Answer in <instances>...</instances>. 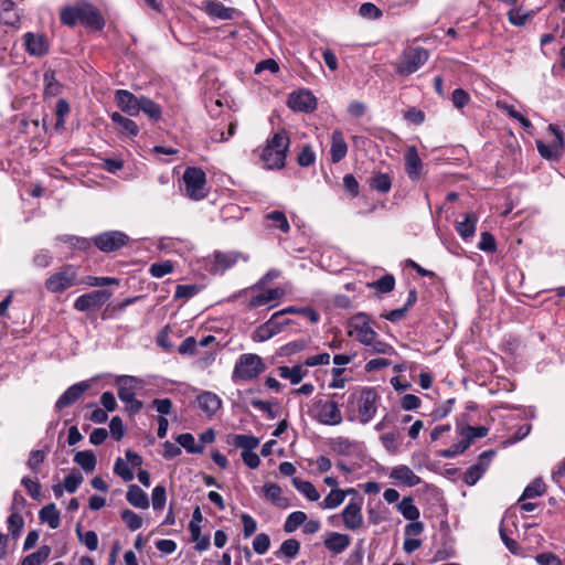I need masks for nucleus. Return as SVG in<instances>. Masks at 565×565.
I'll return each instance as SVG.
<instances>
[{
    "label": "nucleus",
    "instance_id": "09e8293b",
    "mask_svg": "<svg viewBox=\"0 0 565 565\" xmlns=\"http://www.w3.org/2000/svg\"><path fill=\"white\" fill-rule=\"evenodd\" d=\"M347 492L341 489H332L330 493L323 499L321 507L324 509H335L345 499Z\"/></svg>",
    "mask_w": 565,
    "mask_h": 565
},
{
    "label": "nucleus",
    "instance_id": "864d4df0",
    "mask_svg": "<svg viewBox=\"0 0 565 565\" xmlns=\"http://www.w3.org/2000/svg\"><path fill=\"white\" fill-rule=\"evenodd\" d=\"M370 185L372 189L381 192L387 193L391 190L392 181L388 174L386 173H376L370 181Z\"/></svg>",
    "mask_w": 565,
    "mask_h": 565
},
{
    "label": "nucleus",
    "instance_id": "ddd939ff",
    "mask_svg": "<svg viewBox=\"0 0 565 565\" xmlns=\"http://www.w3.org/2000/svg\"><path fill=\"white\" fill-rule=\"evenodd\" d=\"M288 106L295 111L310 113L317 108V98L310 90L299 89L289 95Z\"/></svg>",
    "mask_w": 565,
    "mask_h": 565
},
{
    "label": "nucleus",
    "instance_id": "0eeeda50",
    "mask_svg": "<svg viewBox=\"0 0 565 565\" xmlns=\"http://www.w3.org/2000/svg\"><path fill=\"white\" fill-rule=\"evenodd\" d=\"M185 195L192 200H202L206 196L205 172L200 168H186L183 173Z\"/></svg>",
    "mask_w": 565,
    "mask_h": 565
},
{
    "label": "nucleus",
    "instance_id": "9b49d317",
    "mask_svg": "<svg viewBox=\"0 0 565 565\" xmlns=\"http://www.w3.org/2000/svg\"><path fill=\"white\" fill-rule=\"evenodd\" d=\"M110 297L111 292L108 290H94L79 296L74 302V308L81 312L99 309Z\"/></svg>",
    "mask_w": 565,
    "mask_h": 565
},
{
    "label": "nucleus",
    "instance_id": "4468645a",
    "mask_svg": "<svg viewBox=\"0 0 565 565\" xmlns=\"http://www.w3.org/2000/svg\"><path fill=\"white\" fill-rule=\"evenodd\" d=\"M279 313L275 312L268 321L259 326L252 335L255 342H265L278 334L287 321L280 322Z\"/></svg>",
    "mask_w": 565,
    "mask_h": 565
},
{
    "label": "nucleus",
    "instance_id": "f704fd0d",
    "mask_svg": "<svg viewBox=\"0 0 565 565\" xmlns=\"http://www.w3.org/2000/svg\"><path fill=\"white\" fill-rule=\"evenodd\" d=\"M398 512L409 521H416L419 519L420 512L418 508L414 504V500L412 497H405L397 504Z\"/></svg>",
    "mask_w": 565,
    "mask_h": 565
},
{
    "label": "nucleus",
    "instance_id": "13d9d810",
    "mask_svg": "<svg viewBox=\"0 0 565 565\" xmlns=\"http://www.w3.org/2000/svg\"><path fill=\"white\" fill-rule=\"evenodd\" d=\"M24 526V520L21 514L12 512L8 518V529L12 536L17 539Z\"/></svg>",
    "mask_w": 565,
    "mask_h": 565
},
{
    "label": "nucleus",
    "instance_id": "473e14b6",
    "mask_svg": "<svg viewBox=\"0 0 565 565\" xmlns=\"http://www.w3.org/2000/svg\"><path fill=\"white\" fill-rule=\"evenodd\" d=\"M39 518L43 523L49 524L52 530H55L60 526V511L54 503L44 505L39 512Z\"/></svg>",
    "mask_w": 565,
    "mask_h": 565
},
{
    "label": "nucleus",
    "instance_id": "4d7b16f0",
    "mask_svg": "<svg viewBox=\"0 0 565 565\" xmlns=\"http://www.w3.org/2000/svg\"><path fill=\"white\" fill-rule=\"evenodd\" d=\"M83 480L84 478L82 473L78 470L73 469L71 473L67 475L64 479V489L70 493H74L76 492Z\"/></svg>",
    "mask_w": 565,
    "mask_h": 565
},
{
    "label": "nucleus",
    "instance_id": "cd10ccee",
    "mask_svg": "<svg viewBox=\"0 0 565 565\" xmlns=\"http://www.w3.org/2000/svg\"><path fill=\"white\" fill-rule=\"evenodd\" d=\"M213 273H224L237 263L238 254L217 252L213 256Z\"/></svg>",
    "mask_w": 565,
    "mask_h": 565
},
{
    "label": "nucleus",
    "instance_id": "2f4dec72",
    "mask_svg": "<svg viewBox=\"0 0 565 565\" xmlns=\"http://www.w3.org/2000/svg\"><path fill=\"white\" fill-rule=\"evenodd\" d=\"M126 499L135 508L147 509L149 507V499L147 493L137 484H131L128 487Z\"/></svg>",
    "mask_w": 565,
    "mask_h": 565
},
{
    "label": "nucleus",
    "instance_id": "37998d69",
    "mask_svg": "<svg viewBox=\"0 0 565 565\" xmlns=\"http://www.w3.org/2000/svg\"><path fill=\"white\" fill-rule=\"evenodd\" d=\"M277 313H279V317L282 315H287V313L301 315V316L306 317L307 319H309L313 323L318 322L320 319L319 313L311 307L298 308V307L290 306V307L284 308L282 310L277 311Z\"/></svg>",
    "mask_w": 565,
    "mask_h": 565
},
{
    "label": "nucleus",
    "instance_id": "c756f323",
    "mask_svg": "<svg viewBox=\"0 0 565 565\" xmlns=\"http://www.w3.org/2000/svg\"><path fill=\"white\" fill-rule=\"evenodd\" d=\"M285 296V290L280 287L268 289L249 300L248 306L250 308L260 307L267 305L270 301L278 300Z\"/></svg>",
    "mask_w": 565,
    "mask_h": 565
},
{
    "label": "nucleus",
    "instance_id": "de8ad7c7",
    "mask_svg": "<svg viewBox=\"0 0 565 565\" xmlns=\"http://www.w3.org/2000/svg\"><path fill=\"white\" fill-rule=\"evenodd\" d=\"M533 17V11H524L521 8H513L508 12V20L515 26H523Z\"/></svg>",
    "mask_w": 565,
    "mask_h": 565
},
{
    "label": "nucleus",
    "instance_id": "ea45409f",
    "mask_svg": "<svg viewBox=\"0 0 565 565\" xmlns=\"http://www.w3.org/2000/svg\"><path fill=\"white\" fill-rule=\"evenodd\" d=\"M300 551V543L296 539H288L284 541L279 547V551L276 553L277 556H285L288 559H294L297 557Z\"/></svg>",
    "mask_w": 565,
    "mask_h": 565
},
{
    "label": "nucleus",
    "instance_id": "39448f33",
    "mask_svg": "<svg viewBox=\"0 0 565 565\" xmlns=\"http://www.w3.org/2000/svg\"><path fill=\"white\" fill-rule=\"evenodd\" d=\"M118 397L126 404V411L130 415L139 413L142 408V402L138 401L136 390L141 386V381L131 375H120L117 377Z\"/></svg>",
    "mask_w": 565,
    "mask_h": 565
},
{
    "label": "nucleus",
    "instance_id": "6e6d98bb",
    "mask_svg": "<svg viewBox=\"0 0 565 565\" xmlns=\"http://www.w3.org/2000/svg\"><path fill=\"white\" fill-rule=\"evenodd\" d=\"M488 431L489 429L484 426H465L460 429V435L471 444L476 438L484 437L488 434Z\"/></svg>",
    "mask_w": 565,
    "mask_h": 565
},
{
    "label": "nucleus",
    "instance_id": "680f3d73",
    "mask_svg": "<svg viewBox=\"0 0 565 565\" xmlns=\"http://www.w3.org/2000/svg\"><path fill=\"white\" fill-rule=\"evenodd\" d=\"M470 445L471 444L465 437H462L460 441L454 444L448 449L443 450L441 456L444 458H454L467 450Z\"/></svg>",
    "mask_w": 565,
    "mask_h": 565
},
{
    "label": "nucleus",
    "instance_id": "774afa93",
    "mask_svg": "<svg viewBox=\"0 0 565 565\" xmlns=\"http://www.w3.org/2000/svg\"><path fill=\"white\" fill-rule=\"evenodd\" d=\"M535 561L539 565H563L562 559L551 552L537 554L535 556Z\"/></svg>",
    "mask_w": 565,
    "mask_h": 565
},
{
    "label": "nucleus",
    "instance_id": "052dcab7",
    "mask_svg": "<svg viewBox=\"0 0 565 565\" xmlns=\"http://www.w3.org/2000/svg\"><path fill=\"white\" fill-rule=\"evenodd\" d=\"M121 519L131 531H136L142 526V519L131 510H124Z\"/></svg>",
    "mask_w": 565,
    "mask_h": 565
},
{
    "label": "nucleus",
    "instance_id": "f3484780",
    "mask_svg": "<svg viewBox=\"0 0 565 565\" xmlns=\"http://www.w3.org/2000/svg\"><path fill=\"white\" fill-rule=\"evenodd\" d=\"M493 455V450L482 452L479 457V461L466 470L463 481L469 486L476 484L486 472L489 461Z\"/></svg>",
    "mask_w": 565,
    "mask_h": 565
},
{
    "label": "nucleus",
    "instance_id": "c85d7f7f",
    "mask_svg": "<svg viewBox=\"0 0 565 565\" xmlns=\"http://www.w3.org/2000/svg\"><path fill=\"white\" fill-rule=\"evenodd\" d=\"M264 494L277 508L286 509L289 507V500L281 494V488L276 483L265 484Z\"/></svg>",
    "mask_w": 565,
    "mask_h": 565
},
{
    "label": "nucleus",
    "instance_id": "c9c22d12",
    "mask_svg": "<svg viewBox=\"0 0 565 565\" xmlns=\"http://www.w3.org/2000/svg\"><path fill=\"white\" fill-rule=\"evenodd\" d=\"M331 448L339 455L349 456L359 449V445L348 438L338 437L332 440Z\"/></svg>",
    "mask_w": 565,
    "mask_h": 565
},
{
    "label": "nucleus",
    "instance_id": "393cba45",
    "mask_svg": "<svg viewBox=\"0 0 565 565\" xmlns=\"http://www.w3.org/2000/svg\"><path fill=\"white\" fill-rule=\"evenodd\" d=\"M348 152V146L340 130H334L331 138V159L333 162L341 161Z\"/></svg>",
    "mask_w": 565,
    "mask_h": 565
},
{
    "label": "nucleus",
    "instance_id": "72a5a7b5",
    "mask_svg": "<svg viewBox=\"0 0 565 565\" xmlns=\"http://www.w3.org/2000/svg\"><path fill=\"white\" fill-rule=\"evenodd\" d=\"M477 222L473 213H467L463 221L457 222L456 230L463 239H468L475 235Z\"/></svg>",
    "mask_w": 565,
    "mask_h": 565
},
{
    "label": "nucleus",
    "instance_id": "412c9836",
    "mask_svg": "<svg viewBox=\"0 0 565 565\" xmlns=\"http://www.w3.org/2000/svg\"><path fill=\"white\" fill-rule=\"evenodd\" d=\"M118 107L129 116H137L139 114L140 97L135 96L132 93L119 89L115 95Z\"/></svg>",
    "mask_w": 565,
    "mask_h": 565
},
{
    "label": "nucleus",
    "instance_id": "f257e3e1",
    "mask_svg": "<svg viewBox=\"0 0 565 565\" xmlns=\"http://www.w3.org/2000/svg\"><path fill=\"white\" fill-rule=\"evenodd\" d=\"M289 147V137L285 130L276 132L267 141L262 152V161L267 169H281L285 166L286 152Z\"/></svg>",
    "mask_w": 565,
    "mask_h": 565
},
{
    "label": "nucleus",
    "instance_id": "c03bdc74",
    "mask_svg": "<svg viewBox=\"0 0 565 565\" xmlns=\"http://www.w3.org/2000/svg\"><path fill=\"white\" fill-rule=\"evenodd\" d=\"M177 443L190 454H201L203 445L196 444L192 434L185 433L177 437Z\"/></svg>",
    "mask_w": 565,
    "mask_h": 565
},
{
    "label": "nucleus",
    "instance_id": "7c9ffc66",
    "mask_svg": "<svg viewBox=\"0 0 565 565\" xmlns=\"http://www.w3.org/2000/svg\"><path fill=\"white\" fill-rule=\"evenodd\" d=\"M205 11L210 17L221 20H231L235 14V9L227 8L216 0L209 1L205 6Z\"/></svg>",
    "mask_w": 565,
    "mask_h": 565
},
{
    "label": "nucleus",
    "instance_id": "20e7f679",
    "mask_svg": "<svg viewBox=\"0 0 565 565\" xmlns=\"http://www.w3.org/2000/svg\"><path fill=\"white\" fill-rule=\"evenodd\" d=\"M308 413L312 419L322 425L335 426L342 422L339 404L331 399L315 398Z\"/></svg>",
    "mask_w": 565,
    "mask_h": 565
},
{
    "label": "nucleus",
    "instance_id": "e433bc0d",
    "mask_svg": "<svg viewBox=\"0 0 565 565\" xmlns=\"http://www.w3.org/2000/svg\"><path fill=\"white\" fill-rule=\"evenodd\" d=\"M143 111L147 116H149L153 120H159L162 115V110L160 105L154 103L152 99L141 96L139 104V113Z\"/></svg>",
    "mask_w": 565,
    "mask_h": 565
},
{
    "label": "nucleus",
    "instance_id": "423d86ee",
    "mask_svg": "<svg viewBox=\"0 0 565 565\" xmlns=\"http://www.w3.org/2000/svg\"><path fill=\"white\" fill-rule=\"evenodd\" d=\"M428 57L429 53L426 49L420 46L408 47L403 51L395 71L401 76H408L417 72L428 61Z\"/></svg>",
    "mask_w": 565,
    "mask_h": 565
},
{
    "label": "nucleus",
    "instance_id": "b1692460",
    "mask_svg": "<svg viewBox=\"0 0 565 565\" xmlns=\"http://www.w3.org/2000/svg\"><path fill=\"white\" fill-rule=\"evenodd\" d=\"M351 543V539L347 534L331 532L324 540V546L333 554H341Z\"/></svg>",
    "mask_w": 565,
    "mask_h": 565
},
{
    "label": "nucleus",
    "instance_id": "6e6552de",
    "mask_svg": "<svg viewBox=\"0 0 565 565\" xmlns=\"http://www.w3.org/2000/svg\"><path fill=\"white\" fill-rule=\"evenodd\" d=\"M379 395L374 388H363L356 397L359 422L363 425L371 422L377 412Z\"/></svg>",
    "mask_w": 565,
    "mask_h": 565
},
{
    "label": "nucleus",
    "instance_id": "e2e57ef3",
    "mask_svg": "<svg viewBox=\"0 0 565 565\" xmlns=\"http://www.w3.org/2000/svg\"><path fill=\"white\" fill-rule=\"evenodd\" d=\"M173 270V265L170 260H164L161 263H153L149 271L150 274L156 278H161L168 274H170Z\"/></svg>",
    "mask_w": 565,
    "mask_h": 565
},
{
    "label": "nucleus",
    "instance_id": "7ed1b4c3",
    "mask_svg": "<svg viewBox=\"0 0 565 565\" xmlns=\"http://www.w3.org/2000/svg\"><path fill=\"white\" fill-rule=\"evenodd\" d=\"M266 370L263 359L254 353H244L237 359L232 380L234 382H249L257 379Z\"/></svg>",
    "mask_w": 565,
    "mask_h": 565
},
{
    "label": "nucleus",
    "instance_id": "aec40b11",
    "mask_svg": "<svg viewBox=\"0 0 565 565\" xmlns=\"http://www.w3.org/2000/svg\"><path fill=\"white\" fill-rule=\"evenodd\" d=\"M89 384L87 382H79L72 386H70L56 401L55 407L61 411L72 404H74L86 390H88Z\"/></svg>",
    "mask_w": 565,
    "mask_h": 565
},
{
    "label": "nucleus",
    "instance_id": "5701e85b",
    "mask_svg": "<svg viewBox=\"0 0 565 565\" xmlns=\"http://www.w3.org/2000/svg\"><path fill=\"white\" fill-rule=\"evenodd\" d=\"M198 405L207 417H212L221 408L222 401L214 393L203 392L198 396Z\"/></svg>",
    "mask_w": 565,
    "mask_h": 565
},
{
    "label": "nucleus",
    "instance_id": "0e129e2a",
    "mask_svg": "<svg viewBox=\"0 0 565 565\" xmlns=\"http://www.w3.org/2000/svg\"><path fill=\"white\" fill-rule=\"evenodd\" d=\"M359 14L365 19L376 20L382 17V11L374 3L365 2L361 4Z\"/></svg>",
    "mask_w": 565,
    "mask_h": 565
},
{
    "label": "nucleus",
    "instance_id": "3c124183",
    "mask_svg": "<svg viewBox=\"0 0 565 565\" xmlns=\"http://www.w3.org/2000/svg\"><path fill=\"white\" fill-rule=\"evenodd\" d=\"M51 553V548L47 545L41 546L36 552L26 555L21 565H40L45 561Z\"/></svg>",
    "mask_w": 565,
    "mask_h": 565
},
{
    "label": "nucleus",
    "instance_id": "bf43d9fd",
    "mask_svg": "<svg viewBox=\"0 0 565 565\" xmlns=\"http://www.w3.org/2000/svg\"><path fill=\"white\" fill-rule=\"evenodd\" d=\"M114 471L126 482L131 481L134 479V472L129 468L128 462H126L121 458L116 459L115 466H114Z\"/></svg>",
    "mask_w": 565,
    "mask_h": 565
},
{
    "label": "nucleus",
    "instance_id": "bb28decb",
    "mask_svg": "<svg viewBox=\"0 0 565 565\" xmlns=\"http://www.w3.org/2000/svg\"><path fill=\"white\" fill-rule=\"evenodd\" d=\"M0 22L10 26L19 24L20 18L12 0H0Z\"/></svg>",
    "mask_w": 565,
    "mask_h": 565
},
{
    "label": "nucleus",
    "instance_id": "58836bf2",
    "mask_svg": "<svg viewBox=\"0 0 565 565\" xmlns=\"http://www.w3.org/2000/svg\"><path fill=\"white\" fill-rule=\"evenodd\" d=\"M74 461L86 472H92L96 467V456L92 450L76 452Z\"/></svg>",
    "mask_w": 565,
    "mask_h": 565
},
{
    "label": "nucleus",
    "instance_id": "49530a36",
    "mask_svg": "<svg viewBox=\"0 0 565 565\" xmlns=\"http://www.w3.org/2000/svg\"><path fill=\"white\" fill-rule=\"evenodd\" d=\"M76 535L82 544H84L89 551H96L98 547V536L94 531L82 532L79 524L75 529Z\"/></svg>",
    "mask_w": 565,
    "mask_h": 565
},
{
    "label": "nucleus",
    "instance_id": "79ce46f5",
    "mask_svg": "<svg viewBox=\"0 0 565 565\" xmlns=\"http://www.w3.org/2000/svg\"><path fill=\"white\" fill-rule=\"evenodd\" d=\"M265 217L270 222L269 227L279 228L284 233H287L290 228L286 215L280 211H271Z\"/></svg>",
    "mask_w": 565,
    "mask_h": 565
},
{
    "label": "nucleus",
    "instance_id": "f8f14e48",
    "mask_svg": "<svg viewBox=\"0 0 565 565\" xmlns=\"http://www.w3.org/2000/svg\"><path fill=\"white\" fill-rule=\"evenodd\" d=\"M350 334L364 345L377 338V333L370 326L367 316L363 313L352 318Z\"/></svg>",
    "mask_w": 565,
    "mask_h": 565
},
{
    "label": "nucleus",
    "instance_id": "1a4fd4ad",
    "mask_svg": "<svg viewBox=\"0 0 565 565\" xmlns=\"http://www.w3.org/2000/svg\"><path fill=\"white\" fill-rule=\"evenodd\" d=\"M75 281L76 271L71 266H67L62 270L51 275L45 281V288L50 292H63L64 290L74 286Z\"/></svg>",
    "mask_w": 565,
    "mask_h": 565
},
{
    "label": "nucleus",
    "instance_id": "a18cd8bd",
    "mask_svg": "<svg viewBox=\"0 0 565 565\" xmlns=\"http://www.w3.org/2000/svg\"><path fill=\"white\" fill-rule=\"evenodd\" d=\"M233 445L243 449V451H250L258 447L259 439L250 435H234Z\"/></svg>",
    "mask_w": 565,
    "mask_h": 565
},
{
    "label": "nucleus",
    "instance_id": "5fc2aeb1",
    "mask_svg": "<svg viewBox=\"0 0 565 565\" xmlns=\"http://www.w3.org/2000/svg\"><path fill=\"white\" fill-rule=\"evenodd\" d=\"M545 493V484L541 479H535L523 491L521 499H533Z\"/></svg>",
    "mask_w": 565,
    "mask_h": 565
},
{
    "label": "nucleus",
    "instance_id": "603ef678",
    "mask_svg": "<svg viewBox=\"0 0 565 565\" xmlns=\"http://www.w3.org/2000/svg\"><path fill=\"white\" fill-rule=\"evenodd\" d=\"M57 239L67 244L73 249L87 250L90 247V242L84 237L62 235Z\"/></svg>",
    "mask_w": 565,
    "mask_h": 565
},
{
    "label": "nucleus",
    "instance_id": "6ab92c4d",
    "mask_svg": "<svg viewBox=\"0 0 565 565\" xmlns=\"http://www.w3.org/2000/svg\"><path fill=\"white\" fill-rule=\"evenodd\" d=\"M548 129L554 134L556 140L553 145H545L541 140L536 141L540 154L545 159H553L561 154L563 148V134L554 125H550Z\"/></svg>",
    "mask_w": 565,
    "mask_h": 565
},
{
    "label": "nucleus",
    "instance_id": "4c0bfd02",
    "mask_svg": "<svg viewBox=\"0 0 565 565\" xmlns=\"http://www.w3.org/2000/svg\"><path fill=\"white\" fill-rule=\"evenodd\" d=\"M111 120L121 127L122 132L127 134L130 137H135L139 132L138 125L134 120L124 117L119 113H113Z\"/></svg>",
    "mask_w": 565,
    "mask_h": 565
},
{
    "label": "nucleus",
    "instance_id": "dca6fc26",
    "mask_svg": "<svg viewBox=\"0 0 565 565\" xmlns=\"http://www.w3.org/2000/svg\"><path fill=\"white\" fill-rule=\"evenodd\" d=\"M343 524L348 530L356 531L363 526L362 503L359 501L349 502L342 510Z\"/></svg>",
    "mask_w": 565,
    "mask_h": 565
},
{
    "label": "nucleus",
    "instance_id": "8fccbe9b",
    "mask_svg": "<svg viewBox=\"0 0 565 565\" xmlns=\"http://www.w3.org/2000/svg\"><path fill=\"white\" fill-rule=\"evenodd\" d=\"M306 521H307V515L305 512L295 511V512L290 513L288 515V518L286 519L285 524H284V531L286 533H292L298 529V526L306 523Z\"/></svg>",
    "mask_w": 565,
    "mask_h": 565
},
{
    "label": "nucleus",
    "instance_id": "a878e982",
    "mask_svg": "<svg viewBox=\"0 0 565 565\" xmlns=\"http://www.w3.org/2000/svg\"><path fill=\"white\" fill-rule=\"evenodd\" d=\"M308 374V370L303 364H296L292 367L279 366L278 375L281 379L289 380L291 384L296 385L300 383Z\"/></svg>",
    "mask_w": 565,
    "mask_h": 565
},
{
    "label": "nucleus",
    "instance_id": "a19ab883",
    "mask_svg": "<svg viewBox=\"0 0 565 565\" xmlns=\"http://www.w3.org/2000/svg\"><path fill=\"white\" fill-rule=\"evenodd\" d=\"M294 487L301 492L308 500L318 501L320 498L319 492L315 488V486L309 481L299 480L297 478L292 479Z\"/></svg>",
    "mask_w": 565,
    "mask_h": 565
},
{
    "label": "nucleus",
    "instance_id": "338daca9",
    "mask_svg": "<svg viewBox=\"0 0 565 565\" xmlns=\"http://www.w3.org/2000/svg\"><path fill=\"white\" fill-rule=\"evenodd\" d=\"M306 348V342L301 340L289 342L279 349L280 356H289L302 351Z\"/></svg>",
    "mask_w": 565,
    "mask_h": 565
},
{
    "label": "nucleus",
    "instance_id": "4be33fe9",
    "mask_svg": "<svg viewBox=\"0 0 565 565\" xmlns=\"http://www.w3.org/2000/svg\"><path fill=\"white\" fill-rule=\"evenodd\" d=\"M390 478L407 487H415L422 482V479L406 465L394 467Z\"/></svg>",
    "mask_w": 565,
    "mask_h": 565
},
{
    "label": "nucleus",
    "instance_id": "f03ea898",
    "mask_svg": "<svg viewBox=\"0 0 565 565\" xmlns=\"http://www.w3.org/2000/svg\"><path fill=\"white\" fill-rule=\"evenodd\" d=\"M60 19L63 24L68 26H73L77 23L95 28L103 25V19L99 12L90 4L66 7L61 10Z\"/></svg>",
    "mask_w": 565,
    "mask_h": 565
},
{
    "label": "nucleus",
    "instance_id": "69168bd1",
    "mask_svg": "<svg viewBox=\"0 0 565 565\" xmlns=\"http://www.w3.org/2000/svg\"><path fill=\"white\" fill-rule=\"evenodd\" d=\"M269 546L270 539L266 533H259L255 536L253 541V548L257 554H265L268 551Z\"/></svg>",
    "mask_w": 565,
    "mask_h": 565
},
{
    "label": "nucleus",
    "instance_id": "a211bd4d",
    "mask_svg": "<svg viewBox=\"0 0 565 565\" xmlns=\"http://www.w3.org/2000/svg\"><path fill=\"white\" fill-rule=\"evenodd\" d=\"M25 51L32 56H43L49 52V42L46 38L39 33H25L24 36Z\"/></svg>",
    "mask_w": 565,
    "mask_h": 565
},
{
    "label": "nucleus",
    "instance_id": "9d476101",
    "mask_svg": "<svg viewBox=\"0 0 565 565\" xmlns=\"http://www.w3.org/2000/svg\"><path fill=\"white\" fill-rule=\"evenodd\" d=\"M128 239V236L120 231H109L97 235L94 244L99 250L111 253L126 245Z\"/></svg>",
    "mask_w": 565,
    "mask_h": 565
},
{
    "label": "nucleus",
    "instance_id": "2eb2a0df",
    "mask_svg": "<svg viewBox=\"0 0 565 565\" xmlns=\"http://www.w3.org/2000/svg\"><path fill=\"white\" fill-rule=\"evenodd\" d=\"M405 172L413 181H417L424 173V163L419 158L417 148L415 146L407 147L404 154Z\"/></svg>",
    "mask_w": 565,
    "mask_h": 565
}]
</instances>
